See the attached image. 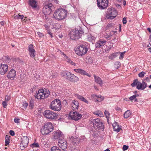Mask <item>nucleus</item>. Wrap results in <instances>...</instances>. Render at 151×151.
Masks as SVG:
<instances>
[{
    "label": "nucleus",
    "instance_id": "nucleus-63",
    "mask_svg": "<svg viewBox=\"0 0 151 151\" xmlns=\"http://www.w3.org/2000/svg\"><path fill=\"white\" fill-rule=\"evenodd\" d=\"M126 1H124L123 2V4L124 5H126Z\"/></svg>",
    "mask_w": 151,
    "mask_h": 151
},
{
    "label": "nucleus",
    "instance_id": "nucleus-64",
    "mask_svg": "<svg viewBox=\"0 0 151 151\" xmlns=\"http://www.w3.org/2000/svg\"><path fill=\"white\" fill-rule=\"evenodd\" d=\"M149 88L151 89V84L149 86H148Z\"/></svg>",
    "mask_w": 151,
    "mask_h": 151
},
{
    "label": "nucleus",
    "instance_id": "nucleus-44",
    "mask_svg": "<svg viewBox=\"0 0 151 151\" xmlns=\"http://www.w3.org/2000/svg\"><path fill=\"white\" fill-rule=\"evenodd\" d=\"M2 104L4 108H5L7 106V103L6 101L2 102Z\"/></svg>",
    "mask_w": 151,
    "mask_h": 151
},
{
    "label": "nucleus",
    "instance_id": "nucleus-23",
    "mask_svg": "<svg viewBox=\"0 0 151 151\" xmlns=\"http://www.w3.org/2000/svg\"><path fill=\"white\" fill-rule=\"evenodd\" d=\"M68 80L73 82H76L79 80V78L74 74L71 73L70 75Z\"/></svg>",
    "mask_w": 151,
    "mask_h": 151
},
{
    "label": "nucleus",
    "instance_id": "nucleus-42",
    "mask_svg": "<svg viewBox=\"0 0 151 151\" xmlns=\"http://www.w3.org/2000/svg\"><path fill=\"white\" fill-rule=\"evenodd\" d=\"M50 23H47V24H45L44 25V27H45L46 29V30L48 31V30H49V28L50 27Z\"/></svg>",
    "mask_w": 151,
    "mask_h": 151
},
{
    "label": "nucleus",
    "instance_id": "nucleus-12",
    "mask_svg": "<svg viewBox=\"0 0 151 151\" xmlns=\"http://www.w3.org/2000/svg\"><path fill=\"white\" fill-rule=\"evenodd\" d=\"M97 6L101 9H104L106 8L108 4V0H97Z\"/></svg>",
    "mask_w": 151,
    "mask_h": 151
},
{
    "label": "nucleus",
    "instance_id": "nucleus-16",
    "mask_svg": "<svg viewBox=\"0 0 151 151\" xmlns=\"http://www.w3.org/2000/svg\"><path fill=\"white\" fill-rule=\"evenodd\" d=\"M8 66L6 64H0V74L4 75L7 72Z\"/></svg>",
    "mask_w": 151,
    "mask_h": 151
},
{
    "label": "nucleus",
    "instance_id": "nucleus-4",
    "mask_svg": "<svg viewBox=\"0 0 151 151\" xmlns=\"http://www.w3.org/2000/svg\"><path fill=\"white\" fill-rule=\"evenodd\" d=\"M91 123L93 124V126L96 129H103L104 128V125L102 121L99 118L92 120Z\"/></svg>",
    "mask_w": 151,
    "mask_h": 151
},
{
    "label": "nucleus",
    "instance_id": "nucleus-48",
    "mask_svg": "<svg viewBox=\"0 0 151 151\" xmlns=\"http://www.w3.org/2000/svg\"><path fill=\"white\" fill-rule=\"evenodd\" d=\"M126 19V18L125 17H124L122 19V22L123 24H125L127 23V21Z\"/></svg>",
    "mask_w": 151,
    "mask_h": 151
},
{
    "label": "nucleus",
    "instance_id": "nucleus-6",
    "mask_svg": "<svg viewBox=\"0 0 151 151\" xmlns=\"http://www.w3.org/2000/svg\"><path fill=\"white\" fill-rule=\"evenodd\" d=\"M136 85L137 86L136 88L138 90H143L147 86V84L144 81H142V83L138 81V80H135L134 82L132 83L131 86L133 87Z\"/></svg>",
    "mask_w": 151,
    "mask_h": 151
},
{
    "label": "nucleus",
    "instance_id": "nucleus-47",
    "mask_svg": "<svg viewBox=\"0 0 151 151\" xmlns=\"http://www.w3.org/2000/svg\"><path fill=\"white\" fill-rule=\"evenodd\" d=\"M128 148V147L126 145H124L123 146L122 149L123 151H125Z\"/></svg>",
    "mask_w": 151,
    "mask_h": 151
},
{
    "label": "nucleus",
    "instance_id": "nucleus-11",
    "mask_svg": "<svg viewBox=\"0 0 151 151\" xmlns=\"http://www.w3.org/2000/svg\"><path fill=\"white\" fill-rule=\"evenodd\" d=\"M107 14L108 19H113L116 16L117 12L114 8H109L107 10Z\"/></svg>",
    "mask_w": 151,
    "mask_h": 151
},
{
    "label": "nucleus",
    "instance_id": "nucleus-5",
    "mask_svg": "<svg viewBox=\"0 0 151 151\" xmlns=\"http://www.w3.org/2000/svg\"><path fill=\"white\" fill-rule=\"evenodd\" d=\"M88 51V48L84 45H81L76 48V54L79 56L85 54Z\"/></svg>",
    "mask_w": 151,
    "mask_h": 151
},
{
    "label": "nucleus",
    "instance_id": "nucleus-9",
    "mask_svg": "<svg viewBox=\"0 0 151 151\" xmlns=\"http://www.w3.org/2000/svg\"><path fill=\"white\" fill-rule=\"evenodd\" d=\"M82 33V31L80 30H73L69 35L70 38L73 40H76L81 37Z\"/></svg>",
    "mask_w": 151,
    "mask_h": 151
},
{
    "label": "nucleus",
    "instance_id": "nucleus-61",
    "mask_svg": "<svg viewBox=\"0 0 151 151\" xmlns=\"http://www.w3.org/2000/svg\"><path fill=\"white\" fill-rule=\"evenodd\" d=\"M148 50L151 53V48H149L148 49Z\"/></svg>",
    "mask_w": 151,
    "mask_h": 151
},
{
    "label": "nucleus",
    "instance_id": "nucleus-40",
    "mask_svg": "<svg viewBox=\"0 0 151 151\" xmlns=\"http://www.w3.org/2000/svg\"><path fill=\"white\" fill-rule=\"evenodd\" d=\"M146 73L144 71H142L138 74V76L139 77L142 78L144 76Z\"/></svg>",
    "mask_w": 151,
    "mask_h": 151
},
{
    "label": "nucleus",
    "instance_id": "nucleus-60",
    "mask_svg": "<svg viewBox=\"0 0 151 151\" xmlns=\"http://www.w3.org/2000/svg\"><path fill=\"white\" fill-rule=\"evenodd\" d=\"M94 87L95 90H98V89L96 86H94Z\"/></svg>",
    "mask_w": 151,
    "mask_h": 151
},
{
    "label": "nucleus",
    "instance_id": "nucleus-39",
    "mask_svg": "<svg viewBox=\"0 0 151 151\" xmlns=\"http://www.w3.org/2000/svg\"><path fill=\"white\" fill-rule=\"evenodd\" d=\"M31 147H39V145L38 143L34 142L31 145Z\"/></svg>",
    "mask_w": 151,
    "mask_h": 151
},
{
    "label": "nucleus",
    "instance_id": "nucleus-29",
    "mask_svg": "<svg viewBox=\"0 0 151 151\" xmlns=\"http://www.w3.org/2000/svg\"><path fill=\"white\" fill-rule=\"evenodd\" d=\"M69 138L73 144H77L78 143L79 139L77 137H74L73 136L69 137Z\"/></svg>",
    "mask_w": 151,
    "mask_h": 151
},
{
    "label": "nucleus",
    "instance_id": "nucleus-38",
    "mask_svg": "<svg viewBox=\"0 0 151 151\" xmlns=\"http://www.w3.org/2000/svg\"><path fill=\"white\" fill-rule=\"evenodd\" d=\"M139 96V95L138 94L134 95L131 97H130L129 98V99L131 101L133 100L136 97H138Z\"/></svg>",
    "mask_w": 151,
    "mask_h": 151
},
{
    "label": "nucleus",
    "instance_id": "nucleus-41",
    "mask_svg": "<svg viewBox=\"0 0 151 151\" xmlns=\"http://www.w3.org/2000/svg\"><path fill=\"white\" fill-rule=\"evenodd\" d=\"M28 105V104L26 102H24L22 103V107L23 108V109H26L27 106Z\"/></svg>",
    "mask_w": 151,
    "mask_h": 151
},
{
    "label": "nucleus",
    "instance_id": "nucleus-37",
    "mask_svg": "<svg viewBox=\"0 0 151 151\" xmlns=\"http://www.w3.org/2000/svg\"><path fill=\"white\" fill-rule=\"evenodd\" d=\"M50 151H61V150L60 149L59 147L55 146H54L52 147Z\"/></svg>",
    "mask_w": 151,
    "mask_h": 151
},
{
    "label": "nucleus",
    "instance_id": "nucleus-18",
    "mask_svg": "<svg viewBox=\"0 0 151 151\" xmlns=\"http://www.w3.org/2000/svg\"><path fill=\"white\" fill-rule=\"evenodd\" d=\"M28 51L30 57L32 58H34L35 56V51L34 49L33 45L31 44L28 46Z\"/></svg>",
    "mask_w": 151,
    "mask_h": 151
},
{
    "label": "nucleus",
    "instance_id": "nucleus-20",
    "mask_svg": "<svg viewBox=\"0 0 151 151\" xmlns=\"http://www.w3.org/2000/svg\"><path fill=\"white\" fill-rule=\"evenodd\" d=\"M16 75V71L13 69H12L8 73L7 77L10 79H13Z\"/></svg>",
    "mask_w": 151,
    "mask_h": 151
},
{
    "label": "nucleus",
    "instance_id": "nucleus-17",
    "mask_svg": "<svg viewBox=\"0 0 151 151\" xmlns=\"http://www.w3.org/2000/svg\"><path fill=\"white\" fill-rule=\"evenodd\" d=\"M73 70L77 73H79L81 75L83 76H86L89 77H91V76L88 73L86 72L85 70L80 69H75Z\"/></svg>",
    "mask_w": 151,
    "mask_h": 151
},
{
    "label": "nucleus",
    "instance_id": "nucleus-49",
    "mask_svg": "<svg viewBox=\"0 0 151 151\" xmlns=\"http://www.w3.org/2000/svg\"><path fill=\"white\" fill-rule=\"evenodd\" d=\"M11 99L10 97L9 96H6L5 99V101H9Z\"/></svg>",
    "mask_w": 151,
    "mask_h": 151
},
{
    "label": "nucleus",
    "instance_id": "nucleus-50",
    "mask_svg": "<svg viewBox=\"0 0 151 151\" xmlns=\"http://www.w3.org/2000/svg\"><path fill=\"white\" fill-rule=\"evenodd\" d=\"M37 34L38 36L40 38L42 37L43 36V35H42V34L40 32H37Z\"/></svg>",
    "mask_w": 151,
    "mask_h": 151
},
{
    "label": "nucleus",
    "instance_id": "nucleus-59",
    "mask_svg": "<svg viewBox=\"0 0 151 151\" xmlns=\"http://www.w3.org/2000/svg\"><path fill=\"white\" fill-rule=\"evenodd\" d=\"M147 29L150 32H151V30L150 28H148Z\"/></svg>",
    "mask_w": 151,
    "mask_h": 151
},
{
    "label": "nucleus",
    "instance_id": "nucleus-56",
    "mask_svg": "<svg viewBox=\"0 0 151 151\" xmlns=\"http://www.w3.org/2000/svg\"><path fill=\"white\" fill-rule=\"evenodd\" d=\"M48 33L50 36L51 37H53L52 34L51 33V32L50 31V30L47 31Z\"/></svg>",
    "mask_w": 151,
    "mask_h": 151
},
{
    "label": "nucleus",
    "instance_id": "nucleus-14",
    "mask_svg": "<svg viewBox=\"0 0 151 151\" xmlns=\"http://www.w3.org/2000/svg\"><path fill=\"white\" fill-rule=\"evenodd\" d=\"M70 116L72 119L77 121L81 118L82 115L78 112L75 111L73 112L72 113H70Z\"/></svg>",
    "mask_w": 151,
    "mask_h": 151
},
{
    "label": "nucleus",
    "instance_id": "nucleus-28",
    "mask_svg": "<svg viewBox=\"0 0 151 151\" xmlns=\"http://www.w3.org/2000/svg\"><path fill=\"white\" fill-rule=\"evenodd\" d=\"M94 76L95 82L99 84L101 86H102L103 81L101 78L95 75H94Z\"/></svg>",
    "mask_w": 151,
    "mask_h": 151
},
{
    "label": "nucleus",
    "instance_id": "nucleus-22",
    "mask_svg": "<svg viewBox=\"0 0 151 151\" xmlns=\"http://www.w3.org/2000/svg\"><path fill=\"white\" fill-rule=\"evenodd\" d=\"M79 106V103L77 101L73 100L72 101V106L73 110H76L78 109Z\"/></svg>",
    "mask_w": 151,
    "mask_h": 151
},
{
    "label": "nucleus",
    "instance_id": "nucleus-19",
    "mask_svg": "<svg viewBox=\"0 0 151 151\" xmlns=\"http://www.w3.org/2000/svg\"><path fill=\"white\" fill-rule=\"evenodd\" d=\"M106 41L103 39H100L95 44L96 48H100L105 45L106 43Z\"/></svg>",
    "mask_w": 151,
    "mask_h": 151
},
{
    "label": "nucleus",
    "instance_id": "nucleus-21",
    "mask_svg": "<svg viewBox=\"0 0 151 151\" xmlns=\"http://www.w3.org/2000/svg\"><path fill=\"white\" fill-rule=\"evenodd\" d=\"M61 54L62 55H63V58L66 61L68 62L70 64L73 65H76V63L73 62V61L70 60V58H68L67 56H66L64 52H61Z\"/></svg>",
    "mask_w": 151,
    "mask_h": 151
},
{
    "label": "nucleus",
    "instance_id": "nucleus-35",
    "mask_svg": "<svg viewBox=\"0 0 151 151\" xmlns=\"http://www.w3.org/2000/svg\"><path fill=\"white\" fill-rule=\"evenodd\" d=\"M10 137L8 135H6L5 137V145L6 146L9 145L10 142Z\"/></svg>",
    "mask_w": 151,
    "mask_h": 151
},
{
    "label": "nucleus",
    "instance_id": "nucleus-1",
    "mask_svg": "<svg viewBox=\"0 0 151 151\" xmlns=\"http://www.w3.org/2000/svg\"><path fill=\"white\" fill-rule=\"evenodd\" d=\"M67 10L62 8L58 9L56 10L54 13L53 17L57 20H62L67 17Z\"/></svg>",
    "mask_w": 151,
    "mask_h": 151
},
{
    "label": "nucleus",
    "instance_id": "nucleus-31",
    "mask_svg": "<svg viewBox=\"0 0 151 151\" xmlns=\"http://www.w3.org/2000/svg\"><path fill=\"white\" fill-rule=\"evenodd\" d=\"M87 39L88 41L92 42L94 40L95 37L92 36L91 35L89 34L87 35Z\"/></svg>",
    "mask_w": 151,
    "mask_h": 151
},
{
    "label": "nucleus",
    "instance_id": "nucleus-33",
    "mask_svg": "<svg viewBox=\"0 0 151 151\" xmlns=\"http://www.w3.org/2000/svg\"><path fill=\"white\" fill-rule=\"evenodd\" d=\"M118 53L119 52H118L112 53L109 57V59L111 60L114 59L117 56Z\"/></svg>",
    "mask_w": 151,
    "mask_h": 151
},
{
    "label": "nucleus",
    "instance_id": "nucleus-52",
    "mask_svg": "<svg viewBox=\"0 0 151 151\" xmlns=\"http://www.w3.org/2000/svg\"><path fill=\"white\" fill-rule=\"evenodd\" d=\"M20 119H19L15 118L14 120V122L16 123H18L19 122Z\"/></svg>",
    "mask_w": 151,
    "mask_h": 151
},
{
    "label": "nucleus",
    "instance_id": "nucleus-10",
    "mask_svg": "<svg viewBox=\"0 0 151 151\" xmlns=\"http://www.w3.org/2000/svg\"><path fill=\"white\" fill-rule=\"evenodd\" d=\"M52 4L50 2H46L45 3L43 9V13L45 15L50 14L52 12Z\"/></svg>",
    "mask_w": 151,
    "mask_h": 151
},
{
    "label": "nucleus",
    "instance_id": "nucleus-53",
    "mask_svg": "<svg viewBox=\"0 0 151 151\" xmlns=\"http://www.w3.org/2000/svg\"><path fill=\"white\" fill-rule=\"evenodd\" d=\"M56 26L57 27H55L56 29H59L60 27V26L59 24L56 23L55 24Z\"/></svg>",
    "mask_w": 151,
    "mask_h": 151
},
{
    "label": "nucleus",
    "instance_id": "nucleus-25",
    "mask_svg": "<svg viewBox=\"0 0 151 151\" xmlns=\"http://www.w3.org/2000/svg\"><path fill=\"white\" fill-rule=\"evenodd\" d=\"M112 126L114 131L119 132L121 129V128L117 122L114 123L112 124Z\"/></svg>",
    "mask_w": 151,
    "mask_h": 151
},
{
    "label": "nucleus",
    "instance_id": "nucleus-43",
    "mask_svg": "<svg viewBox=\"0 0 151 151\" xmlns=\"http://www.w3.org/2000/svg\"><path fill=\"white\" fill-rule=\"evenodd\" d=\"M76 96L77 98L79 99L81 101L83 97V96L78 94H76Z\"/></svg>",
    "mask_w": 151,
    "mask_h": 151
},
{
    "label": "nucleus",
    "instance_id": "nucleus-27",
    "mask_svg": "<svg viewBox=\"0 0 151 151\" xmlns=\"http://www.w3.org/2000/svg\"><path fill=\"white\" fill-rule=\"evenodd\" d=\"M13 17L15 19H21V20L22 21L25 22L26 21V17H24V19H23L24 17L23 15H19V14L18 15L14 14V15H13Z\"/></svg>",
    "mask_w": 151,
    "mask_h": 151
},
{
    "label": "nucleus",
    "instance_id": "nucleus-24",
    "mask_svg": "<svg viewBox=\"0 0 151 151\" xmlns=\"http://www.w3.org/2000/svg\"><path fill=\"white\" fill-rule=\"evenodd\" d=\"M63 133L60 131H57L54 134V138L58 139V137H63Z\"/></svg>",
    "mask_w": 151,
    "mask_h": 151
},
{
    "label": "nucleus",
    "instance_id": "nucleus-26",
    "mask_svg": "<svg viewBox=\"0 0 151 151\" xmlns=\"http://www.w3.org/2000/svg\"><path fill=\"white\" fill-rule=\"evenodd\" d=\"M70 74L71 73L68 71H65L61 73V75L65 78L68 79L69 78Z\"/></svg>",
    "mask_w": 151,
    "mask_h": 151
},
{
    "label": "nucleus",
    "instance_id": "nucleus-62",
    "mask_svg": "<svg viewBox=\"0 0 151 151\" xmlns=\"http://www.w3.org/2000/svg\"><path fill=\"white\" fill-rule=\"evenodd\" d=\"M104 151H110V150L109 149H107L105 150Z\"/></svg>",
    "mask_w": 151,
    "mask_h": 151
},
{
    "label": "nucleus",
    "instance_id": "nucleus-46",
    "mask_svg": "<svg viewBox=\"0 0 151 151\" xmlns=\"http://www.w3.org/2000/svg\"><path fill=\"white\" fill-rule=\"evenodd\" d=\"M104 114L106 117H108L109 115V112L106 110L105 111Z\"/></svg>",
    "mask_w": 151,
    "mask_h": 151
},
{
    "label": "nucleus",
    "instance_id": "nucleus-7",
    "mask_svg": "<svg viewBox=\"0 0 151 151\" xmlns=\"http://www.w3.org/2000/svg\"><path fill=\"white\" fill-rule=\"evenodd\" d=\"M49 92H47L46 91L43 89H40L36 94L35 95V97L38 99H44L47 97L49 95Z\"/></svg>",
    "mask_w": 151,
    "mask_h": 151
},
{
    "label": "nucleus",
    "instance_id": "nucleus-55",
    "mask_svg": "<svg viewBox=\"0 0 151 151\" xmlns=\"http://www.w3.org/2000/svg\"><path fill=\"white\" fill-rule=\"evenodd\" d=\"M81 101H83L87 104H88V102L87 100H86L84 97L82 99Z\"/></svg>",
    "mask_w": 151,
    "mask_h": 151
},
{
    "label": "nucleus",
    "instance_id": "nucleus-45",
    "mask_svg": "<svg viewBox=\"0 0 151 151\" xmlns=\"http://www.w3.org/2000/svg\"><path fill=\"white\" fill-rule=\"evenodd\" d=\"M125 52H124L121 53L120 56L119 57V59H122L124 58V55Z\"/></svg>",
    "mask_w": 151,
    "mask_h": 151
},
{
    "label": "nucleus",
    "instance_id": "nucleus-3",
    "mask_svg": "<svg viewBox=\"0 0 151 151\" xmlns=\"http://www.w3.org/2000/svg\"><path fill=\"white\" fill-rule=\"evenodd\" d=\"M52 123L50 122L46 123L41 129V132L42 134H47L53 130Z\"/></svg>",
    "mask_w": 151,
    "mask_h": 151
},
{
    "label": "nucleus",
    "instance_id": "nucleus-15",
    "mask_svg": "<svg viewBox=\"0 0 151 151\" xmlns=\"http://www.w3.org/2000/svg\"><path fill=\"white\" fill-rule=\"evenodd\" d=\"M58 145L62 149H66L67 147L66 141L64 139H60L59 140Z\"/></svg>",
    "mask_w": 151,
    "mask_h": 151
},
{
    "label": "nucleus",
    "instance_id": "nucleus-57",
    "mask_svg": "<svg viewBox=\"0 0 151 151\" xmlns=\"http://www.w3.org/2000/svg\"><path fill=\"white\" fill-rule=\"evenodd\" d=\"M55 75H53V76H51L50 77V78H53L54 77V76L55 77V76H56L58 75V73H56L55 74Z\"/></svg>",
    "mask_w": 151,
    "mask_h": 151
},
{
    "label": "nucleus",
    "instance_id": "nucleus-13",
    "mask_svg": "<svg viewBox=\"0 0 151 151\" xmlns=\"http://www.w3.org/2000/svg\"><path fill=\"white\" fill-rule=\"evenodd\" d=\"M21 139L20 147L22 150H23L27 147L29 142V139L27 137L25 136L23 137Z\"/></svg>",
    "mask_w": 151,
    "mask_h": 151
},
{
    "label": "nucleus",
    "instance_id": "nucleus-36",
    "mask_svg": "<svg viewBox=\"0 0 151 151\" xmlns=\"http://www.w3.org/2000/svg\"><path fill=\"white\" fill-rule=\"evenodd\" d=\"M95 96L98 98V99H96V101H97L101 102L104 99V97L101 96V95H99L97 96L96 95H95Z\"/></svg>",
    "mask_w": 151,
    "mask_h": 151
},
{
    "label": "nucleus",
    "instance_id": "nucleus-30",
    "mask_svg": "<svg viewBox=\"0 0 151 151\" xmlns=\"http://www.w3.org/2000/svg\"><path fill=\"white\" fill-rule=\"evenodd\" d=\"M29 3L33 8H36L37 6L36 1L35 0H29Z\"/></svg>",
    "mask_w": 151,
    "mask_h": 151
},
{
    "label": "nucleus",
    "instance_id": "nucleus-51",
    "mask_svg": "<svg viewBox=\"0 0 151 151\" xmlns=\"http://www.w3.org/2000/svg\"><path fill=\"white\" fill-rule=\"evenodd\" d=\"M9 133H10V134L12 136H14L15 134V133H14V132L12 130H11L10 131Z\"/></svg>",
    "mask_w": 151,
    "mask_h": 151
},
{
    "label": "nucleus",
    "instance_id": "nucleus-32",
    "mask_svg": "<svg viewBox=\"0 0 151 151\" xmlns=\"http://www.w3.org/2000/svg\"><path fill=\"white\" fill-rule=\"evenodd\" d=\"M131 114V112L129 110L126 111L124 114V118L127 119L130 116Z\"/></svg>",
    "mask_w": 151,
    "mask_h": 151
},
{
    "label": "nucleus",
    "instance_id": "nucleus-34",
    "mask_svg": "<svg viewBox=\"0 0 151 151\" xmlns=\"http://www.w3.org/2000/svg\"><path fill=\"white\" fill-rule=\"evenodd\" d=\"M93 114L99 116H103L104 114L100 110H97L93 112Z\"/></svg>",
    "mask_w": 151,
    "mask_h": 151
},
{
    "label": "nucleus",
    "instance_id": "nucleus-58",
    "mask_svg": "<svg viewBox=\"0 0 151 151\" xmlns=\"http://www.w3.org/2000/svg\"><path fill=\"white\" fill-rule=\"evenodd\" d=\"M56 4H58L59 1L58 0H54Z\"/></svg>",
    "mask_w": 151,
    "mask_h": 151
},
{
    "label": "nucleus",
    "instance_id": "nucleus-8",
    "mask_svg": "<svg viewBox=\"0 0 151 151\" xmlns=\"http://www.w3.org/2000/svg\"><path fill=\"white\" fill-rule=\"evenodd\" d=\"M43 115L47 119L51 120L56 119L58 116L56 113L49 110L44 111Z\"/></svg>",
    "mask_w": 151,
    "mask_h": 151
},
{
    "label": "nucleus",
    "instance_id": "nucleus-2",
    "mask_svg": "<svg viewBox=\"0 0 151 151\" xmlns=\"http://www.w3.org/2000/svg\"><path fill=\"white\" fill-rule=\"evenodd\" d=\"M49 108L53 111H60L61 108V105L60 100L56 99L52 101L49 106Z\"/></svg>",
    "mask_w": 151,
    "mask_h": 151
},
{
    "label": "nucleus",
    "instance_id": "nucleus-54",
    "mask_svg": "<svg viewBox=\"0 0 151 151\" xmlns=\"http://www.w3.org/2000/svg\"><path fill=\"white\" fill-rule=\"evenodd\" d=\"M111 35L110 33H106V35H105V37L106 38H108L110 37Z\"/></svg>",
    "mask_w": 151,
    "mask_h": 151
}]
</instances>
